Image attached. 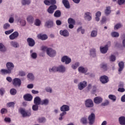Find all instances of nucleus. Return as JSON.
Returning <instances> with one entry per match:
<instances>
[{"label":"nucleus","mask_w":125,"mask_h":125,"mask_svg":"<svg viewBox=\"0 0 125 125\" xmlns=\"http://www.w3.org/2000/svg\"><path fill=\"white\" fill-rule=\"evenodd\" d=\"M60 110L62 112L60 114V117L59 118V120L62 121L63 120V116L66 115L67 114L66 112L70 110V106L66 104H63L61 107Z\"/></svg>","instance_id":"obj_1"},{"label":"nucleus","mask_w":125,"mask_h":125,"mask_svg":"<svg viewBox=\"0 0 125 125\" xmlns=\"http://www.w3.org/2000/svg\"><path fill=\"white\" fill-rule=\"evenodd\" d=\"M19 112L22 114V117H30L31 116V112L25 111V109L21 108L19 109Z\"/></svg>","instance_id":"obj_2"},{"label":"nucleus","mask_w":125,"mask_h":125,"mask_svg":"<svg viewBox=\"0 0 125 125\" xmlns=\"http://www.w3.org/2000/svg\"><path fill=\"white\" fill-rule=\"evenodd\" d=\"M88 120L89 121V125H93L95 121V114H94L93 113H92L90 115H89Z\"/></svg>","instance_id":"obj_3"},{"label":"nucleus","mask_w":125,"mask_h":125,"mask_svg":"<svg viewBox=\"0 0 125 125\" xmlns=\"http://www.w3.org/2000/svg\"><path fill=\"white\" fill-rule=\"evenodd\" d=\"M47 54L50 57H54L56 55V51L51 48H48L47 49Z\"/></svg>","instance_id":"obj_4"},{"label":"nucleus","mask_w":125,"mask_h":125,"mask_svg":"<svg viewBox=\"0 0 125 125\" xmlns=\"http://www.w3.org/2000/svg\"><path fill=\"white\" fill-rule=\"evenodd\" d=\"M56 9H57V6L56 5H52L47 9V12L49 14H53L54 13V10H56Z\"/></svg>","instance_id":"obj_5"},{"label":"nucleus","mask_w":125,"mask_h":125,"mask_svg":"<svg viewBox=\"0 0 125 125\" xmlns=\"http://www.w3.org/2000/svg\"><path fill=\"white\" fill-rule=\"evenodd\" d=\"M85 105L87 108H92L94 106L93 101L90 99H87L85 102Z\"/></svg>","instance_id":"obj_6"},{"label":"nucleus","mask_w":125,"mask_h":125,"mask_svg":"<svg viewBox=\"0 0 125 125\" xmlns=\"http://www.w3.org/2000/svg\"><path fill=\"white\" fill-rule=\"evenodd\" d=\"M22 82L19 78H15L13 81V84L14 86H21Z\"/></svg>","instance_id":"obj_7"},{"label":"nucleus","mask_w":125,"mask_h":125,"mask_svg":"<svg viewBox=\"0 0 125 125\" xmlns=\"http://www.w3.org/2000/svg\"><path fill=\"white\" fill-rule=\"evenodd\" d=\"M87 85V82L86 81H83V82H80L78 84V89L79 90H83V88L85 87H86V86Z\"/></svg>","instance_id":"obj_8"},{"label":"nucleus","mask_w":125,"mask_h":125,"mask_svg":"<svg viewBox=\"0 0 125 125\" xmlns=\"http://www.w3.org/2000/svg\"><path fill=\"white\" fill-rule=\"evenodd\" d=\"M100 81L102 83H107L109 82V78L105 75H104L100 77Z\"/></svg>","instance_id":"obj_9"},{"label":"nucleus","mask_w":125,"mask_h":125,"mask_svg":"<svg viewBox=\"0 0 125 125\" xmlns=\"http://www.w3.org/2000/svg\"><path fill=\"white\" fill-rule=\"evenodd\" d=\"M27 42L29 46H30L31 47H33V46H34L35 44H36L35 40L33 38H27Z\"/></svg>","instance_id":"obj_10"},{"label":"nucleus","mask_w":125,"mask_h":125,"mask_svg":"<svg viewBox=\"0 0 125 125\" xmlns=\"http://www.w3.org/2000/svg\"><path fill=\"white\" fill-rule=\"evenodd\" d=\"M72 60L68 56H64L62 58V62H65V64H70V62H71Z\"/></svg>","instance_id":"obj_11"},{"label":"nucleus","mask_w":125,"mask_h":125,"mask_svg":"<svg viewBox=\"0 0 125 125\" xmlns=\"http://www.w3.org/2000/svg\"><path fill=\"white\" fill-rule=\"evenodd\" d=\"M7 69L11 73L14 68V64L12 62H8L6 63Z\"/></svg>","instance_id":"obj_12"},{"label":"nucleus","mask_w":125,"mask_h":125,"mask_svg":"<svg viewBox=\"0 0 125 125\" xmlns=\"http://www.w3.org/2000/svg\"><path fill=\"white\" fill-rule=\"evenodd\" d=\"M19 36V33H18V32L17 31H16L9 36V39L10 40H15V39H17V38H18Z\"/></svg>","instance_id":"obj_13"},{"label":"nucleus","mask_w":125,"mask_h":125,"mask_svg":"<svg viewBox=\"0 0 125 125\" xmlns=\"http://www.w3.org/2000/svg\"><path fill=\"white\" fill-rule=\"evenodd\" d=\"M23 99L25 101H32L33 100V96L31 94H26L23 96Z\"/></svg>","instance_id":"obj_14"},{"label":"nucleus","mask_w":125,"mask_h":125,"mask_svg":"<svg viewBox=\"0 0 125 125\" xmlns=\"http://www.w3.org/2000/svg\"><path fill=\"white\" fill-rule=\"evenodd\" d=\"M45 26L47 28H52L53 27V21L51 20L47 21L45 23Z\"/></svg>","instance_id":"obj_15"},{"label":"nucleus","mask_w":125,"mask_h":125,"mask_svg":"<svg viewBox=\"0 0 125 125\" xmlns=\"http://www.w3.org/2000/svg\"><path fill=\"white\" fill-rule=\"evenodd\" d=\"M41 102L42 100L41 99V98H40V97L37 96L34 98V103L36 105H41Z\"/></svg>","instance_id":"obj_16"},{"label":"nucleus","mask_w":125,"mask_h":125,"mask_svg":"<svg viewBox=\"0 0 125 125\" xmlns=\"http://www.w3.org/2000/svg\"><path fill=\"white\" fill-rule=\"evenodd\" d=\"M60 33L61 36L63 37H69V32L67 30H61Z\"/></svg>","instance_id":"obj_17"},{"label":"nucleus","mask_w":125,"mask_h":125,"mask_svg":"<svg viewBox=\"0 0 125 125\" xmlns=\"http://www.w3.org/2000/svg\"><path fill=\"white\" fill-rule=\"evenodd\" d=\"M38 38L40 40H42V41H45V40H47V35L45 34H40L38 35Z\"/></svg>","instance_id":"obj_18"},{"label":"nucleus","mask_w":125,"mask_h":125,"mask_svg":"<svg viewBox=\"0 0 125 125\" xmlns=\"http://www.w3.org/2000/svg\"><path fill=\"white\" fill-rule=\"evenodd\" d=\"M102 101H103V99L100 97H96L94 99V102L96 104H100Z\"/></svg>","instance_id":"obj_19"},{"label":"nucleus","mask_w":125,"mask_h":125,"mask_svg":"<svg viewBox=\"0 0 125 125\" xmlns=\"http://www.w3.org/2000/svg\"><path fill=\"white\" fill-rule=\"evenodd\" d=\"M101 52L104 54L105 53H107V51H108V45H105L104 47H100Z\"/></svg>","instance_id":"obj_20"},{"label":"nucleus","mask_w":125,"mask_h":125,"mask_svg":"<svg viewBox=\"0 0 125 125\" xmlns=\"http://www.w3.org/2000/svg\"><path fill=\"white\" fill-rule=\"evenodd\" d=\"M91 14L90 13V12H87L85 13L84 18L85 20H87V21H90V20H91L92 18H91V16H90Z\"/></svg>","instance_id":"obj_21"},{"label":"nucleus","mask_w":125,"mask_h":125,"mask_svg":"<svg viewBox=\"0 0 125 125\" xmlns=\"http://www.w3.org/2000/svg\"><path fill=\"white\" fill-rule=\"evenodd\" d=\"M111 7H106L105 10H104L105 15H106V16H108V15H110V14H111Z\"/></svg>","instance_id":"obj_22"},{"label":"nucleus","mask_w":125,"mask_h":125,"mask_svg":"<svg viewBox=\"0 0 125 125\" xmlns=\"http://www.w3.org/2000/svg\"><path fill=\"white\" fill-rule=\"evenodd\" d=\"M118 65L119 67V69H118L119 72H122V71L123 70H124V67L125 66V63H124V62H121L119 63Z\"/></svg>","instance_id":"obj_23"},{"label":"nucleus","mask_w":125,"mask_h":125,"mask_svg":"<svg viewBox=\"0 0 125 125\" xmlns=\"http://www.w3.org/2000/svg\"><path fill=\"white\" fill-rule=\"evenodd\" d=\"M62 2L66 8H70V3L68 0H62Z\"/></svg>","instance_id":"obj_24"},{"label":"nucleus","mask_w":125,"mask_h":125,"mask_svg":"<svg viewBox=\"0 0 125 125\" xmlns=\"http://www.w3.org/2000/svg\"><path fill=\"white\" fill-rule=\"evenodd\" d=\"M0 74L1 75H7V74H11V73L7 69H2L0 71Z\"/></svg>","instance_id":"obj_25"},{"label":"nucleus","mask_w":125,"mask_h":125,"mask_svg":"<svg viewBox=\"0 0 125 125\" xmlns=\"http://www.w3.org/2000/svg\"><path fill=\"white\" fill-rule=\"evenodd\" d=\"M78 71L80 73H83V74H85L87 72V69L84 68L83 66H80L78 68Z\"/></svg>","instance_id":"obj_26"},{"label":"nucleus","mask_w":125,"mask_h":125,"mask_svg":"<svg viewBox=\"0 0 125 125\" xmlns=\"http://www.w3.org/2000/svg\"><path fill=\"white\" fill-rule=\"evenodd\" d=\"M54 16L56 18L61 17V11L59 10H56L54 14Z\"/></svg>","instance_id":"obj_27"},{"label":"nucleus","mask_w":125,"mask_h":125,"mask_svg":"<svg viewBox=\"0 0 125 125\" xmlns=\"http://www.w3.org/2000/svg\"><path fill=\"white\" fill-rule=\"evenodd\" d=\"M119 123L120 125H125V117L121 116L119 119Z\"/></svg>","instance_id":"obj_28"},{"label":"nucleus","mask_w":125,"mask_h":125,"mask_svg":"<svg viewBox=\"0 0 125 125\" xmlns=\"http://www.w3.org/2000/svg\"><path fill=\"white\" fill-rule=\"evenodd\" d=\"M65 70V67L63 65H61L58 67V72H60V73H64Z\"/></svg>","instance_id":"obj_29"},{"label":"nucleus","mask_w":125,"mask_h":125,"mask_svg":"<svg viewBox=\"0 0 125 125\" xmlns=\"http://www.w3.org/2000/svg\"><path fill=\"white\" fill-rule=\"evenodd\" d=\"M80 122L83 125H86L87 124V118L85 117L81 118Z\"/></svg>","instance_id":"obj_30"},{"label":"nucleus","mask_w":125,"mask_h":125,"mask_svg":"<svg viewBox=\"0 0 125 125\" xmlns=\"http://www.w3.org/2000/svg\"><path fill=\"white\" fill-rule=\"evenodd\" d=\"M90 54L93 57H95V56H96V50H95V49H91L90 50Z\"/></svg>","instance_id":"obj_31"},{"label":"nucleus","mask_w":125,"mask_h":125,"mask_svg":"<svg viewBox=\"0 0 125 125\" xmlns=\"http://www.w3.org/2000/svg\"><path fill=\"white\" fill-rule=\"evenodd\" d=\"M0 51L2 52L6 51V47L2 43H0Z\"/></svg>","instance_id":"obj_32"},{"label":"nucleus","mask_w":125,"mask_h":125,"mask_svg":"<svg viewBox=\"0 0 125 125\" xmlns=\"http://www.w3.org/2000/svg\"><path fill=\"white\" fill-rule=\"evenodd\" d=\"M111 36L112 38H118L120 37V34L117 32L114 31L111 33Z\"/></svg>","instance_id":"obj_33"},{"label":"nucleus","mask_w":125,"mask_h":125,"mask_svg":"<svg viewBox=\"0 0 125 125\" xmlns=\"http://www.w3.org/2000/svg\"><path fill=\"white\" fill-rule=\"evenodd\" d=\"M21 3L22 5H26V4L29 5L31 3L30 0H22Z\"/></svg>","instance_id":"obj_34"},{"label":"nucleus","mask_w":125,"mask_h":125,"mask_svg":"<svg viewBox=\"0 0 125 125\" xmlns=\"http://www.w3.org/2000/svg\"><path fill=\"white\" fill-rule=\"evenodd\" d=\"M101 68L104 71H107V64L104 63L101 64Z\"/></svg>","instance_id":"obj_35"},{"label":"nucleus","mask_w":125,"mask_h":125,"mask_svg":"<svg viewBox=\"0 0 125 125\" xmlns=\"http://www.w3.org/2000/svg\"><path fill=\"white\" fill-rule=\"evenodd\" d=\"M49 101L47 99H45L44 100L41 101V103L40 105H47L48 104Z\"/></svg>","instance_id":"obj_36"},{"label":"nucleus","mask_w":125,"mask_h":125,"mask_svg":"<svg viewBox=\"0 0 125 125\" xmlns=\"http://www.w3.org/2000/svg\"><path fill=\"white\" fill-rule=\"evenodd\" d=\"M108 98H109L110 100H112V101H116V100H117V97L114 95H109Z\"/></svg>","instance_id":"obj_37"},{"label":"nucleus","mask_w":125,"mask_h":125,"mask_svg":"<svg viewBox=\"0 0 125 125\" xmlns=\"http://www.w3.org/2000/svg\"><path fill=\"white\" fill-rule=\"evenodd\" d=\"M10 93L11 95H15L17 93V90L14 88H12L10 90Z\"/></svg>","instance_id":"obj_38"},{"label":"nucleus","mask_w":125,"mask_h":125,"mask_svg":"<svg viewBox=\"0 0 125 125\" xmlns=\"http://www.w3.org/2000/svg\"><path fill=\"white\" fill-rule=\"evenodd\" d=\"M49 72H58V67L54 66L52 68L49 69Z\"/></svg>","instance_id":"obj_39"},{"label":"nucleus","mask_w":125,"mask_h":125,"mask_svg":"<svg viewBox=\"0 0 125 125\" xmlns=\"http://www.w3.org/2000/svg\"><path fill=\"white\" fill-rule=\"evenodd\" d=\"M27 21L29 22V23H33V21H34V18H33V16H29L27 18Z\"/></svg>","instance_id":"obj_40"},{"label":"nucleus","mask_w":125,"mask_h":125,"mask_svg":"<svg viewBox=\"0 0 125 125\" xmlns=\"http://www.w3.org/2000/svg\"><path fill=\"white\" fill-rule=\"evenodd\" d=\"M27 78L29 80H31V81H34V79H35V77H34V75L33 74V73H29L27 75Z\"/></svg>","instance_id":"obj_41"},{"label":"nucleus","mask_w":125,"mask_h":125,"mask_svg":"<svg viewBox=\"0 0 125 125\" xmlns=\"http://www.w3.org/2000/svg\"><path fill=\"white\" fill-rule=\"evenodd\" d=\"M122 24L120 23H117L114 26V30H118L121 28H122Z\"/></svg>","instance_id":"obj_42"},{"label":"nucleus","mask_w":125,"mask_h":125,"mask_svg":"<svg viewBox=\"0 0 125 125\" xmlns=\"http://www.w3.org/2000/svg\"><path fill=\"white\" fill-rule=\"evenodd\" d=\"M96 36H97V31L93 30L91 33V37H92V38H95Z\"/></svg>","instance_id":"obj_43"},{"label":"nucleus","mask_w":125,"mask_h":125,"mask_svg":"<svg viewBox=\"0 0 125 125\" xmlns=\"http://www.w3.org/2000/svg\"><path fill=\"white\" fill-rule=\"evenodd\" d=\"M68 24H75V23H76V21H75V20H74L72 18H69L68 20Z\"/></svg>","instance_id":"obj_44"},{"label":"nucleus","mask_w":125,"mask_h":125,"mask_svg":"<svg viewBox=\"0 0 125 125\" xmlns=\"http://www.w3.org/2000/svg\"><path fill=\"white\" fill-rule=\"evenodd\" d=\"M11 45H12V46H13L14 47H17L19 46V44H18V43H17V42H11Z\"/></svg>","instance_id":"obj_45"},{"label":"nucleus","mask_w":125,"mask_h":125,"mask_svg":"<svg viewBox=\"0 0 125 125\" xmlns=\"http://www.w3.org/2000/svg\"><path fill=\"white\" fill-rule=\"evenodd\" d=\"M41 21L39 19H37L35 20V25L36 26H41Z\"/></svg>","instance_id":"obj_46"},{"label":"nucleus","mask_w":125,"mask_h":125,"mask_svg":"<svg viewBox=\"0 0 125 125\" xmlns=\"http://www.w3.org/2000/svg\"><path fill=\"white\" fill-rule=\"evenodd\" d=\"M33 111H38L39 110V104H34L32 106Z\"/></svg>","instance_id":"obj_47"},{"label":"nucleus","mask_w":125,"mask_h":125,"mask_svg":"<svg viewBox=\"0 0 125 125\" xmlns=\"http://www.w3.org/2000/svg\"><path fill=\"white\" fill-rule=\"evenodd\" d=\"M79 66H80V63L76 62V63H75V64H73L72 65V68L74 69H77V68H78L79 67Z\"/></svg>","instance_id":"obj_48"},{"label":"nucleus","mask_w":125,"mask_h":125,"mask_svg":"<svg viewBox=\"0 0 125 125\" xmlns=\"http://www.w3.org/2000/svg\"><path fill=\"white\" fill-rule=\"evenodd\" d=\"M118 3L119 5H123L125 3V0H118Z\"/></svg>","instance_id":"obj_49"},{"label":"nucleus","mask_w":125,"mask_h":125,"mask_svg":"<svg viewBox=\"0 0 125 125\" xmlns=\"http://www.w3.org/2000/svg\"><path fill=\"white\" fill-rule=\"evenodd\" d=\"M0 113L2 115H3V114L7 113V109H6V108H2L0 110Z\"/></svg>","instance_id":"obj_50"},{"label":"nucleus","mask_w":125,"mask_h":125,"mask_svg":"<svg viewBox=\"0 0 125 125\" xmlns=\"http://www.w3.org/2000/svg\"><path fill=\"white\" fill-rule=\"evenodd\" d=\"M47 47L46 46H42L41 47V50L43 51V52H44L45 51H47Z\"/></svg>","instance_id":"obj_51"},{"label":"nucleus","mask_w":125,"mask_h":125,"mask_svg":"<svg viewBox=\"0 0 125 125\" xmlns=\"http://www.w3.org/2000/svg\"><path fill=\"white\" fill-rule=\"evenodd\" d=\"M7 105L9 107H14L15 103H14V102H10L7 104Z\"/></svg>","instance_id":"obj_52"},{"label":"nucleus","mask_w":125,"mask_h":125,"mask_svg":"<svg viewBox=\"0 0 125 125\" xmlns=\"http://www.w3.org/2000/svg\"><path fill=\"white\" fill-rule=\"evenodd\" d=\"M110 61L114 62V61H116V56H114L113 55H112L110 57Z\"/></svg>","instance_id":"obj_53"},{"label":"nucleus","mask_w":125,"mask_h":125,"mask_svg":"<svg viewBox=\"0 0 125 125\" xmlns=\"http://www.w3.org/2000/svg\"><path fill=\"white\" fill-rule=\"evenodd\" d=\"M107 105H109V101L106 100L105 102L102 103L101 104V106H107Z\"/></svg>","instance_id":"obj_54"},{"label":"nucleus","mask_w":125,"mask_h":125,"mask_svg":"<svg viewBox=\"0 0 125 125\" xmlns=\"http://www.w3.org/2000/svg\"><path fill=\"white\" fill-rule=\"evenodd\" d=\"M10 27V24L9 23H5L3 25V28L6 30V29H8Z\"/></svg>","instance_id":"obj_55"},{"label":"nucleus","mask_w":125,"mask_h":125,"mask_svg":"<svg viewBox=\"0 0 125 125\" xmlns=\"http://www.w3.org/2000/svg\"><path fill=\"white\" fill-rule=\"evenodd\" d=\"M14 31V30L12 29L10 30L5 31V35H9V34H11V33L13 32Z\"/></svg>","instance_id":"obj_56"},{"label":"nucleus","mask_w":125,"mask_h":125,"mask_svg":"<svg viewBox=\"0 0 125 125\" xmlns=\"http://www.w3.org/2000/svg\"><path fill=\"white\" fill-rule=\"evenodd\" d=\"M106 20H107V19L106 18V17H103L102 20L101 21L102 25H103V24H104V23L106 22Z\"/></svg>","instance_id":"obj_57"},{"label":"nucleus","mask_w":125,"mask_h":125,"mask_svg":"<svg viewBox=\"0 0 125 125\" xmlns=\"http://www.w3.org/2000/svg\"><path fill=\"white\" fill-rule=\"evenodd\" d=\"M45 90L47 92H50V93H51L52 92V89L49 87H47L45 88Z\"/></svg>","instance_id":"obj_58"},{"label":"nucleus","mask_w":125,"mask_h":125,"mask_svg":"<svg viewBox=\"0 0 125 125\" xmlns=\"http://www.w3.org/2000/svg\"><path fill=\"white\" fill-rule=\"evenodd\" d=\"M39 123H44L45 122V118L43 117L40 118L39 119Z\"/></svg>","instance_id":"obj_59"},{"label":"nucleus","mask_w":125,"mask_h":125,"mask_svg":"<svg viewBox=\"0 0 125 125\" xmlns=\"http://www.w3.org/2000/svg\"><path fill=\"white\" fill-rule=\"evenodd\" d=\"M20 22L21 26H25L26 25V21L24 20H21Z\"/></svg>","instance_id":"obj_60"},{"label":"nucleus","mask_w":125,"mask_h":125,"mask_svg":"<svg viewBox=\"0 0 125 125\" xmlns=\"http://www.w3.org/2000/svg\"><path fill=\"white\" fill-rule=\"evenodd\" d=\"M82 27H80L77 29V32H79L80 31H81L82 34H84V29H82Z\"/></svg>","instance_id":"obj_61"},{"label":"nucleus","mask_w":125,"mask_h":125,"mask_svg":"<svg viewBox=\"0 0 125 125\" xmlns=\"http://www.w3.org/2000/svg\"><path fill=\"white\" fill-rule=\"evenodd\" d=\"M44 3L46 5H50V0H44Z\"/></svg>","instance_id":"obj_62"},{"label":"nucleus","mask_w":125,"mask_h":125,"mask_svg":"<svg viewBox=\"0 0 125 125\" xmlns=\"http://www.w3.org/2000/svg\"><path fill=\"white\" fill-rule=\"evenodd\" d=\"M37 55L36 53H32L31 54V57L33 59H36L37 58Z\"/></svg>","instance_id":"obj_63"},{"label":"nucleus","mask_w":125,"mask_h":125,"mask_svg":"<svg viewBox=\"0 0 125 125\" xmlns=\"http://www.w3.org/2000/svg\"><path fill=\"white\" fill-rule=\"evenodd\" d=\"M50 4H53V5H55L56 4V0H49Z\"/></svg>","instance_id":"obj_64"}]
</instances>
